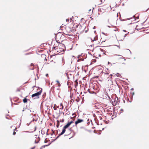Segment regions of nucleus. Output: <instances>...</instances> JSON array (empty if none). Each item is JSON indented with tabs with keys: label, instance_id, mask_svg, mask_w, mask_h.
I'll return each instance as SVG.
<instances>
[{
	"label": "nucleus",
	"instance_id": "nucleus-1",
	"mask_svg": "<svg viewBox=\"0 0 149 149\" xmlns=\"http://www.w3.org/2000/svg\"><path fill=\"white\" fill-rule=\"evenodd\" d=\"M78 26V24L74 22L69 24L68 26L66 28V30L68 34L75 31V29Z\"/></svg>",
	"mask_w": 149,
	"mask_h": 149
},
{
	"label": "nucleus",
	"instance_id": "nucleus-2",
	"mask_svg": "<svg viewBox=\"0 0 149 149\" xmlns=\"http://www.w3.org/2000/svg\"><path fill=\"white\" fill-rule=\"evenodd\" d=\"M90 38L92 41L94 42V43L96 45L100 44V42L98 40L97 36L94 33L91 34L90 36Z\"/></svg>",
	"mask_w": 149,
	"mask_h": 149
},
{
	"label": "nucleus",
	"instance_id": "nucleus-3",
	"mask_svg": "<svg viewBox=\"0 0 149 149\" xmlns=\"http://www.w3.org/2000/svg\"><path fill=\"white\" fill-rule=\"evenodd\" d=\"M112 75L111 74L109 75V74L107 73L102 74V78L103 79L106 80L108 81L111 80L112 79Z\"/></svg>",
	"mask_w": 149,
	"mask_h": 149
},
{
	"label": "nucleus",
	"instance_id": "nucleus-4",
	"mask_svg": "<svg viewBox=\"0 0 149 149\" xmlns=\"http://www.w3.org/2000/svg\"><path fill=\"white\" fill-rule=\"evenodd\" d=\"M73 123V121H71L70 122H68L66 125H65L63 127V130L62 132L60 134H59L58 136L57 137L56 139L58 138V137L60 135L63 134L66 131V129L72 123Z\"/></svg>",
	"mask_w": 149,
	"mask_h": 149
},
{
	"label": "nucleus",
	"instance_id": "nucleus-5",
	"mask_svg": "<svg viewBox=\"0 0 149 149\" xmlns=\"http://www.w3.org/2000/svg\"><path fill=\"white\" fill-rule=\"evenodd\" d=\"M58 39L57 37L56 36V42H57L60 44L59 45H58V48L59 49H61L60 50V52H61V51L64 50V49H65V46L63 44L61 43V42L58 40Z\"/></svg>",
	"mask_w": 149,
	"mask_h": 149
},
{
	"label": "nucleus",
	"instance_id": "nucleus-6",
	"mask_svg": "<svg viewBox=\"0 0 149 149\" xmlns=\"http://www.w3.org/2000/svg\"><path fill=\"white\" fill-rule=\"evenodd\" d=\"M41 93L42 91H40L36 93L32 94L31 95V97L32 98L35 97L34 98V99L39 98V96L41 95Z\"/></svg>",
	"mask_w": 149,
	"mask_h": 149
},
{
	"label": "nucleus",
	"instance_id": "nucleus-7",
	"mask_svg": "<svg viewBox=\"0 0 149 149\" xmlns=\"http://www.w3.org/2000/svg\"><path fill=\"white\" fill-rule=\"evenodd\" d=\"M58 46L54 45L53 47V50L54 51L56 52H60V51L58 50Z\"/></svg>",
	"mask_w": 149,
	"mask_h": 149
},
{
	"label": "nucleus",
	"instance_id": "nucleus-8",
	"mask_svg": "<svg viewBox=\"0 0 149 149\" xmlns=\"http://www.w3.org/2000/svg\"><path fill=\"white\" fill-rule=\"evenodd\" d=\"M84 121V120L83 119H78L77 121L75 122V124L76 126H77V125L79 123H82Z\"/></svg>",
	"mask_w": 149,
	"mask_h": 149
},
{
	"label": "nucleus",
	"instance_id": "nucleus-9",
	"mask_svg": "<svg viewBox=\"0 0 149 149\" xmlns=\"http://www.w3.org/2000/svg\"><path fill=\"white\" fill-rule=\"evenodd\" d=\"M94 89L93 88H90V89H89L88 90V91L91 94L95 93V92L94 91Z\"/></svg>",
	"mask_w": 149,
	"mask_h": 149
},
{
	"label": "nucleus",
	"instance_id": "nucleus-10",
	"mask_svg": "<svg viewBox=\"0 0 149 149\" xmlns=\"http://www.w3.org/2000/svg\"><path fill=\"white\" fill-rule=\"evenodd\" d=\"M72 128H70V129H68L66 131V134L67 135H69L71 133Z\"/></svg>",
	"mask_w": 149,
	"mask_h": 149
},
{
	"label": "nucleus",
	"instance_id": "nucleus-11",
	"mask_svg": "<svg viewBox=\"0 0 149 149\" xmlns=\"http://www.w3.org/2000/svg\"><path fill=\"white\" fill-rule=\"evenodd\" d=\"M126 61V60L124 59V58H121L120 60V61L121 63H122L123 64H125V63L124 62H125Z\"/></svg>",
	"mask_w": 149,
	"mask_h": 149
},
{
	"label": "nucleus",
	"instance_id": "nucleus-12",
	"mask_svg": "<svg viewBox=\"0 0 149 149\" xmlns=\"http://www.w3.org/2000/svg\"><path fill=\"white\" fill-rule=\"evenodd\" d=\"M28 99H26V98H25L23 100V102L24 103H26L27 102Z\"/></svg>",
	"mask_w": 149,
	"mask_h": 149
},
{
	"label": "nucleus",
	"instance_id": "nucleus-13",
	"mask_svg": "<svg viewBox=\"0 0 149 149\" xmlns=\"http://www.w3.org/2000/svg\"><path fill=\"white\" fill-rule=\"evenodd\" d=\"M56 82L57 83V84L58 85V87H60L61 86V84L59 82V81L57 80L56 81Z\"/></svg>",
	"mask_w": 149,
	"mask_h": 149
},
{
	"label": "nucleus",
	"instance_id": "nucleus-14",
	"mask_svg": "<svg viewBox=\"0 0 149 149\" xmlns=\"http://www.w3.org/2000/svg\"><path fill=\"white\" fill-rule=\"evenodd\" d=\"M60 107H61L60 109H63V104L61 103L60 104Z\"/></svg>",
	"mask_w": 149,
	"mask_h": 149
},
{
	"label": "nucleus",
	"instance_id": "nucleus-15",
	"mask_svg": "<svg viewBox=\"0 0 149 149\" xmlns=\"http://www.w3.org/2000/svg\"><path fill=\"white\" fill-rule=\"evenodd\" d=\"M109 17L108 16H107V17H106V20H107V22H110V21H109Z\"/></svg>",
	"mask_w": 149,
	"mask_h": 149
},
{
	"label": "nucleus",
	"instance_id": "nucleus-16",
	"mask_svg": "<svg viewBox=\"0 0 149 149\" xmlns=\"http://www.w3.org/2000/svg\"><path fill=\"white\" fill-rule=\"evenodd\" d=\"M114 104L113 105H115L117 104V103H118V102L116 100H114Z\"/></svg>",
	"mask_w": 149,
	"mask_h": 149
},
{
	"label": "nucleus",
	"instance_id": "nucleus-17",
	"mask_svg": "<svg viewBox=\"0 0 149 149\" xmlns=\"http://www.w3.org/2000/svg\"><path fill=\"white\" fill-rule=\"evenodd\" d=\"M105 0H100V3L99 4H101L103 2H104Z\"/></svg>",
	"mask_w": 149,
	"mask_h": 149
},
{
	"label": "nucleus",
	"instance_id": "nucleus-18",
	"mask_svg": "<svg viewBox=\"0 0 149 149\" xmlns=\"http://www.w3.org/2000/svg\"><path fill=\"white\" fill-rule=\"evenodd\" d=\"M57 127H58L59 125V121L58 120H57Z\"/></svg>",
	"mask_w": 149,
	"mask_h": 149
},
{
	"label": "nucleus",
	"instance_id": "nucleus-19",
	"mask_svg": "<svg viewBox=\"0 0 149 149\" xmlns=\"http://www.w3.org/2000/svg\"><path fill=\"white\" fill-rule=\"evenodd\" d=\"M116 75L118 77H120L121 76V75L119 73H117Z\"/></svg>",
	"mask_w": 149,
	"mask_h": 149
},
{
	"label": "nucleus",
	"instance_id": "nucleus-20",
	"mask_svg": "<svg viewBox=\"0 0 149 149\" xmlns=\"http://www.w3.org/2000/svg\"><path fill=\"white\" fill-rule=\"evenodd\" d=\"M16 134V132L15 131H14L13 132V134L15 135Z\"/></svg>",
	"mask_w": 149,
	"mask_h": 149
},
{
	"label": "nucleus",
	"instance_id": "nucleus-21",
	"mask_svg": "<svg viewBox=\"0 0 149 149\" xmlns=\"http://www.w3.org/2000/svg\"><path fill=\"white\" fill-rule=\"evenodd\" d=\"M17 91H20V90L19 89V88H17Z\"/></svg>",
	"mask_w": 149,
	"mask_h": 149
},
{
	"label": "nucleus",
	"instance_id": "nucleus-22",
	"mask_svg": "<svg viewBox=\"0 0 149 149\" xmlns=\"http://www.w3.org/2000/svg\"><path fill=\"white\" fill-rule=\"evenodd\" d=\"M106 40V39L104 40H102V42H105Z\"/></svg>",
	"mask_w": 149,
	"mask_h": 149
},
{
	"label": "nucleus",
	"instance_id": "nucleus-23",
	"mask_svg": "<svg viewBox=\"0 0 149 149\" xmlns=\"http://www.w3.org/2000/svg\"><path fill=\"white\" fill-rule=\"evenodd\" d=\"M131 94H132V95H134V92H133Z\"/></svg>",
	"mask_w": 149,
	"mask_h": 149
},
{
	"label": "nucleus",
	"instance_id": "nucleus-24",
	"mask_svg": "<svg viewBox=\"0 0 149 149\" xmlns=\"http://www.w3.org/2000/svg\"><path fill=\"white\" fill-rule=\"evenodd\" d=\"M53 108L54 109V110H56V108L55 107H53Z\"/></svg>",
	"mask_w": 149,
	"mask_h": 149
},
{
	"label": "nucleus",
	"instance_id": "nucleus-25",
	"mask_svg": "<svg viewBox=\"0 0 149 149\" xmlns=\"http://www.w3.org/2000/svg\"><path fill=\"white\" fill-rule=\"evenodd\" d=\"M31 66H33V67H34V66H33V63H31Z\"/></svg>",
	"mask_w": 149,
	"mask_h": 149
},
{
	"label": "nucleus",
	"instance_id": "nucleus-26",
	"mask_svg": "<svg viewBox=\"0 0 149 149\" xmlns=\"http://www.w3.org/2000/svg\"><path fill=\"white\" fill-rule=\"evenodd\" d=\"M41 131L42 132V134H44V133H45L44 132L43 133H42V132H43V131H42V130H41Z\"/></svg>",
	"mask_w": 149,
	"mask_h": 149
},
{
	"label": "nucleus",
	"instance_id": "nucleus-27",
	"mask_svg": "<svg viewBox=\"0 0 149 149\" xmlns=\"http://www.w3.org/2000/svg\"><path fill=\"white\" fill-rule=\"evenodd\" d=\"M35 148V146H34V147L31 148V149H34Z\"/></svg>",
	"mask_w": 149,
	"mask_h": 149
},
{
	"label": "nucleus",
	"instance_id": "nucleus-28",
	"mask_svg": "<svg viewBox=\"0 0 149 149\" xmlns=\"http://www.w3.org/2000/svg\"><path fill=\"white\" fill-rule=\"evenodd\" d=\"M120 111H121V112H123V109H121L120 110Z\"/></svg>",
	"mask_w": 149,
	"mask_h": 149
},
{
	"label": "nucleus",
	"instance_id": "nucleus-29",
	"mask_svg": "<svg viewBox=\"0 0 149 149\" xmlns=\"http://www.w3.org/2000/svg\"><path fill=\"white\" fill-rule=\"evenodd\" d=\"M36 127H35V129H34V131H36Z\"/></svg>",
	"mask_w": 149,
	"mask_h": 149
},
{
	"label": "nucleus",
	"instance_id": "nucleus-30",
	"mask_svg": "<svg viewBox=\"0 0 149 149\" xmlns=\"http://www.w3.org/2000/svg\"><path fill=\"white\" fill-rule=\"evenodd\" d=\"M48 76V74H46V77H47Z\"/></svg>",
	"mask_w": 149,
	"mask_h": 149
},
{
	"label": "nucleus",
	"instance_id": "nucleus-31",
	"mask_svg": "<svg viewBox=\"0 0 149 149\" xmlns=\"http://www.w3.org/2000/svg\"><path fill=\"white\" fill-rule=\"evenodd\" d=\"M16 130H17V128H15V129H14V130L15 131H17Z\"/></svg>",
	"mask_w": 149,
	"mask_h": 149
},
{
	"label": "nucleus",
	"instance_id": "nucleus-32",
	"mask_svg": "<svg viewBox=\"0 0 149 149\" xmlns=\"http://www.w3.org/2000/svg\"><path fill=\"white\" fill-rule=\"evenodd\" d=\"M75 82H76L77 83V84H78V82H77V81H75Z\"/></svg>",
	"mask_w": 149,
	"mask_h": 149
},
{
	"label": "nucleus",
	"instance_id": "nucleus-33",
	"mask_svg": "<svg viewBox=\"0 0 149 149\" xmlns=\"http://www.w3.org/2000/svg\"><path fill=\"white\" fill-rule=\"evenodd\" d=\"M30 69H31V70H33L34 69L33 68H30Z\"/></svg>",
	"mask_w": 149,
	"mask_h": 149
},
{
	"label": "nucleus",
	"instance_id": "nucleus-34",
	"mask_svg": "<svg viewBox=\"0 0 149 149\" xmlns=\"http://www.w3.org/2000/svg\"><path fill=\"white\" fill-rule=\"evenodd\" d=\"M87 31L85 30V32L86 33Z\"/></svg>",
	"mask_w": 149,
	"mask_h": 149
},
{
	"label": "nucleus",
	"instance_id": "nucleus-35",
	"mask_svg": "<svg viewBox=\"0 0 149 149\" xmlns=\"http://www.w3.org/2000/svg\"><path fill=\"white\" fill-rule=\"evenodd\" d=\"M117 14H117V13H116V15H117Z\"/></svg>",
	"mask_w": 149,
	"mask_h": 149
},
{
	"label": "nucleus",
	"instance_id": "nucleus-36",
	"mask_svg": "<svg viewBox=\"0 0 149 149\" xmlns=\"http://www.w3.org/2000/svg\"><path fill=\"white\" fill-rule=\"evenodd\" d=\"M110 79V78H108V79Z\"/></svg>",
	"mask_w": 149,
	"mask_h": 149
},
{
	"label": "nucleus",
	"instance_id": "nucleus-37",
	"mask_svg": "<svg viewBox=\"0 0 149 149\" xmlns=\"http://www.w3.org/2000/svg\"><path fill=\"white\" fill-rule=\"evenodd\" d=\"M54 133V132L53 131V133Z\"/></svg>",
	"mask_w": 149,
	"mask_h": 149
},
{
	"label": "nucleus",
	"instance_id": "nucleus-38",
	"mask_svg": "<svg viewBox=\"0 0 149 149\" xmlns=\"http://www.w3.org/2000/svg\"><path fill=\"white\" fill-rule=\"evenodd\" d=\"M35 143H37V142H36V141H35Z\"/></svg>",
	"mask_w": 149,
	"mask_h": 149
}]
</instances>
